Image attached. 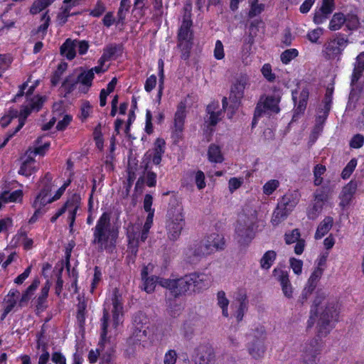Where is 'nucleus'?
<instances>
[{"mask_svg": "<svg viewBox=\"0 0 364 364\" xmlns=\"http://www.w3.org/2000/svg\"><path fill=\"white\" fill-rule=\"evenodd\" d=\"M317 318L318 337L326 336L333 328L339 314L338 300L323 291H318L311 309Z\"/></svg>", "mask_w": 364, "mask_h": 364, "instance_id": "nucleus-1", "label": "nucleus"}, {"mask_svg": "<svg viewBox=\"0 0 364 364\" xmlns=\"http://www.w3.org/2000/svg\"><path fill=\"white\" fill-rule=\"evenodd\" d=\"M92 245L98 252H111L115 247L118 237V230L111 223L110 213L105 212L92 228Z\"/></svg>", "mask_w": 364, "mask_h": 364, "instance_id": "nucleus-2", "label": "nucleus"}, {"mask_svg": "<svg viewBox=\"0 0 364 364\" xmlns=\"http://www.w3.org/2000/svg\"><path fill=\"white\" fill-rule=\"evenodd\" d=\"M166 222V232L168 240L176 241L185 225V218L183 215V208L182 205L176 202L175 204L170 205L168 210Z\"/></svg>", "mask_w": 364, "mask_h": 364, "instance_id": "nucleus-3", "label": "nucleus"}, {"mask_svg": "<svg viewBox=\"0 0 364 364\" xmlns=\"http://www.w3.org/2000/svg\"><path fill=\"white\" fill-rule=\"evenodd\" d=\"M258 218L256 210H252L249 216L240 219L235 228V239L241 245H247L254 238Z\"/></svg>", "mask_w": 364, "mask_h": 364, "instance_id": "nucleus-4", "label": "nucleus"}, {"mask_svg": "<svg viewBox=\"0 0 364 364\" xmlns=\"http://www.w3.org/2000/svg\"><path fill=\"white\" fill-rule=\"evenodd\" d=\"M192 21H183L178 33V46L181 50V58L187 60L190 55L192 48Z\"/></svg>", "mask_w": 364, "mask_h": 364, "instance_id": "nucleus-5", "label": "nucleus"}, {"mask_svg": "<svg viewBox=\"0 0 364 364\" xmlns=\"http://www.w3.org/2000/svg\"><path fill=\"white\" fill-rule=\"evenodd\" d=\"M192 279L190 274L177 279H160L159 284L171 291L174 296H179L185 294L192 287Z\"/></svg>", "mask_w": 364, "mask_h": 364, "instance_id": "nucleus-6", "label": "nucleus"}, {"mask_svg": "<svg viewBox=\"0 0 364 364\" xmlns=\"http://www.w3.org/2000/svg\"><path fill=\"white\" fill-rule=\"evenodd\" d=\"M348 43V40L341 36L328 40L323 46V55L324 58L327 60L338 58Z\"/></svg>", "mask_w": 364, "mask_h": 364, "instance_id": "nucleus-7", "label": "nucleus"}, {"mask_svg": "<svg viewBox=\"0 0 364 364\" xmlns=\"http://www.w3.org/2000/svg\"><path fill=\"white\" fill-rule=\"evenodd\" d=\"M41 185L42 186L41 192L33 203V206L36 208V213L48 203H52V198L49 196L53 187L52 176L49 173H47L41 180Z\"/></svg>", "mask_w": 364, "mask_h": 364, "instance_id": "nucleus-8", "label": "nucleus"}, {"mask_svg": "<svg viewBox=\"0 0 364 364\" xmlns=\"http://www.w3.org/2000/svg\"><path fill=\"white\" fill-rule=\"evenodd\" d=\"M208 255L207 247L203 240L194 242L184 252L185 259L190 264L197 263L201 258Z\"/></svg>", "mask_w": 364, "mask_h": 364, "instance_id": "nucleus-9", "label": "nucleus"}, {"mask_svg": "<svg viewBox=\"0 0 364 364\" xmlns=\"http://www.w3.org/2000/svg\"><path fill=\"white\" fill-rule=\"evenodd\" d=\"M250 86V78L247 75H240L235 79L230 87L229 99L235 102L244 97L245 90Z\"/></svg>", "mask_w": 364, "mask_h": 364, "instance_id": "nucleus-10", "label": "nucleus"}, {"mask_svg": "<svg viewBox=\"0 0 364 364\" xmlns=\"http://www.w3.org/2000/svg\"><path fill=\"white\" fill-rule=\"evenodd\" d=\"M279 101L280 97L279 95L261 97L255 108V116L259 117L262 115V112H265L278 113L280 110L279 107Z\"/></svg>", "mask_w": 364, "mask_h": 364, "instance_id": "nucleus-11", "label": "nucleus"}, {"mask_svg": "<svg viewBox=\"0 0 364 364\" xmlns=\"http://www.w3.org/2000/svg\"><path fill=\"white\" fill-rule=\"evenodd\" d=\"M323 348L322 341L318 338H314L306 341L301 346V357L306 359H316L321 354Z\"/></svg>", "mask_w": 364, "mask_h": 364, "instance_id": "nucleus-12", "label": "nucleus"}, {"mask_svg": "<svg viewBox=\"0 0 364 364\" xmlns=\"http://www.w3.org/2000/svg\"><path fill=\"white\" fill-rule=\"evenodd\" d=\"M164 146L165 141L161 139H157L154 143V148L146 152L141 164L145 165L146 162H149V164L151 162L155 165L160 164L162 156L165 151Z\"/></svg>", "mask_w": 364, "mask_h": 364, "instance_id": "nucleus-13", "label": "nucleus"}, {"mask_svg": "<svg viewBox=\"0 0 364 364\" xmlns=\"http://www.w3.org/2000/svg\"><path fill=\"white\" fill-rule=\"evenodd\" d=\"M112 326L116 328L119 323L122 322L123 316V303L122 295L119 294L117 289H114L113 291V296L112 298Z\"/></svg>", "mask_w": 364, "mask_h": 364, "instance_id": "nucleus-14", "label": "nucleus"}, {"mask_svg": "<svg viewBox=\"0 0 364 364\" xmlns=\"http://www.w3.org/2000/svg\"><path fill=\"white\" fill-rule=\"evenodd\" d=\"M79 208L80 198L79 196L74 195L69 198L60 208L63 210V214L65 213H68V221L69 223L70 232H73L76 213Z\"/></svg>", "mask_w": 364, "mask_h": 364, "instance_id": "nucleus-15", "label": "nucleus"}, {"mask_svg": "<svg viewBox=\"0 0 364 364\" xmlns=\"http://www.w3.org/2000/svg\"><path fill=\"white\" fill-rule=\"evenodd\" d=\"M32 111H33L32 107L30 105H26L21 107L19 114L16 110L11 112V118L18 117V124L12 133L8 134V136L4 141L2 146H4L8 141L23 127L27 117L30 115Z\"/></svg>", "mask_w": 364, "mask_h": 364, "instance_id": "nucleus-16", "label": "nucleus"}, {"mask_svg": "<svg viewBox=\"0 0 364 364\" xmlns=\"http://www.w3.org/2000/svg\"><path fill=\"white\" fill-rule=\"evenodd\" d=\"M334 9V0H322L321 6L316 11L314 21L316 24L323 23Z\"/></svg>", "mask_w": 364, "mask_h": 364, "instance_id": "nucleus-17", "label": "nucleus"}, {"mask_svg": "<svg viewBox=\"0 0 364 364\" xmlns=\"http://www.w3.org/2000/svg\"><path fill=\"white\" fill-rule=\"evenodd\" d=\"M215 360L214 350L211 347L203 346L197 349L195 357L196 364H213Z\"/></svg>", "mask_w": 364, "mask_h": 364, "instance_id": "nucleus-18", "label": "nucleus"}, {"mask_svg": "<svg viewBox=\"0 0 364 364\" xmlns=\"http://www.w3.org/2000/svg\"><path fill=\"white\" fill-rule=\"evenodd\" d=\"M357 182L350 181L343 188L339 196L341 200L340 205L341 207L344 208L350 204L357 190Z\"/></svg>", "mask_w": 364, "mask_h": 364, "instance_id": "nucleus-19", "label": "nucleus"}, {"mask_svg": "<svg viewBox=\"0 0 364 364\" xmlns=\"http://www.w3.org/2000/svg\"><path fill=\"white\" fill-rule=\"evenodd\" d=\"M140 230L141 226L139 224H131L127 228V235L129 246L132 250V252H136L140 244Z\"/></svg>", "mask_w": 364, "mask_h": 364, "instance_id": "nucleus-20", "label": "nucleus"}, {"mask_svg": "<svg viewBox=\"0 0 364 364\" xmlns=\"http://www.w3.org/2000/svg\"><path fill=\"white\" fill-rule=\"evenodd\" d=\"M203 241L207 247L209 255L215 251L223 249L225 245L223 237L217 233L210 235Z\"/></svg>", "mask_w": 364, "mask_h": 364, "instance_id": "nucleus-21", "label": "nucleus"}, {"mask_svg": "<svg viewBox=\"0 0 364 364\" xmlns=\"http://www.w3.org/2000/svg\"><path fill=\"white\" fill-rule=\"evenodd\" d=\"M247 350L251 357L255 360H259L264 357L266 351L263 339L253 340L249 343Z\"/></svg>", "mask_w": 364, "mask_h": 364, "instance_id": "nucleus-22", "label": "nucleus"}, {"mask_svg": "<svg viewBox=\"0 0 364 364\" xmlns=\"http://www.w3.org/2000/svg\"><path fill=\"white\" fill-rule=\"evenodd\" d=\"M309 90L307 89H303L299 96V99L293 93V100L295 105L294 117L296 115L303 114L306 109L307 100L309 99Z\"/></svg>", "mask_w": 364, "mask_h": 364, "instance_id": "nucleus-23", "label": "nucleus"}, {"mask_svg": "<svg viewBox=\"0 0 364 364\" xmlns=\"http://www.w3.org/2000/svg\"><path fill=\"white\" fill-rule=\"evenodd\" d=\"M299 198L300 194L299 193V192L296 191H294L286 193L282 197L279 204L284 207V209H287L289 211L291 212L293 209L296 207V205L298 204Z\"/></svg>", "mask_w": 364, "mask_h": 364, "instance_id": "nucleus-24", "label": "nucleus"}, {"mask_svg": "<svg viewBox=\"0 0 364 364\" xmlns=\"http://www.w3.org/2000/svg\"><path fill=\"white\" fill-rule=\"evenodd\" d=\"M190 277L192 279V287L194 291H199L210 286V278L207 274L192 273L190 274Z\"/></svg>", "mask_w": 364, "mask_h": 364, "instance_id": "nucleus-25", "label": "nucleus"}, {"mask_svg": "<svg viewBox=\"0 0 364 364\" xmlns=\"http://www.w3.org/2000/svg\"><path fill=\"white\" fill-rule=\"evenodd\" d=\"M207 112L210 114L208 122L211 126H215L223 117V109H219L218 103L213 102L208 105Z\"/></svg>", "mask_w": 364, "mask_h": 364, "instance_id": "nucleus-26", "label": "nucleus"}, {"mask_svg": "<svg viewBox=\"0 0 364 364\" xmlns=\"http://www.w3.org/2000/svg\"><path fill=\"white\" fill-rule=\"evenodd\" d=\"M364 71V52L360 53L355 63L353 72L351 76L350 85L353 86L362 76Z\"/></svg>", "mask_w": 364, "mask_h": 364, "instance_id": "nucleus-27", "label": "nucleus"}, {"mask_svg": "<svg viewBox=\"0 0 364 364\" xmlns=\"http://www.w3.org/2000/svg\"><path fill=\"white\" fill-rule=\"evenodd\" d=\"M77 83L82 85L80 90L86 93L89 88L92 86L93 77V73L92 71L83 70L75 78Z\"/></svg>", "mask_w": 364, "mask_h": 364, "instance_id": "nucleus-28", "label": "nucleus"}, {"mask_svg": "<svg viewBox=\"0 0 364 364\" xmlns=\"http://www.w3.org/2000/svg\"><path fill=\"white\" fill-rule=\"evenodd\" d=\"M185 117V107L181 105L178 107L174 117V132L178 136L182 132L183 129Z\"/></svg>", "mask_w": 364, "mask_h": 364, "instance_id": "nucleus-29", "label": "nucleus"}, {"mask_svg": "<svg viewBox=\"0 0 364 364\" xmlns=\"http://www.w3.org/2000/svg\"><path fill=\"white\" fill-rule=\"evenodd\" d=\"M333 224V219L331 216H326L319 223L317 230L315 233V238L316 240L322 238L326 235L331 229Z\"/></svg>", "mask_w": 364, "mask_h": 364, "instance_id": "nucleus-30", "label": "nucleus"}, {"mask_svg": "<svg viewBox=\"0 0 364 364\" xmlns=\"http://www.w3.org/2000/svg\"><path fill=\"white\" fill-rule=\"evenodd\" d=\"M75 41L68 38L60 47L61 55L65 56L68 60H73L76 55Z\"/></svg>", "mask_w": 364, "mask_h": 364, "instance_id": "nucleus-31", "label": "nucleus"}, {"mask_svg": "<svg viewBox=\"0 0 364 364\" xmlns=\"http://www.w3.org/2000/svg\"><path fill=\"white\" fill-rule=\"evenodd\" d=\"M41 140L42 137L38 138L36 141V146L34 148H29L26 152V156H29L30 157L34 159V156L37 154L44 155L50 146V143L46 142L43 145H40Z\"/></svg>", "mask_w": 364, "mask_h": 364, "instance_id": "nucleus-32", "label": "nucleus"}, {"mask_svg": "<svg viewBox=\"0 0 364 364\" xmlns=\"http://www.w3.org/2000/svg\"><path fill=\"white\" fill-rule=\"evenodd\" d=\"M25 157L26 159L18 170V173L25 176H29L36 171L34 166L35 160L29 156L25 155Z\"/></svg>", "mask_w": 364, "mask_h": 364, "instance_id": "nucleus-33", "label": "nucleus"}, {"mask_svg": "<svg viewBox=\"0 0 364 364\" xmlns=\"http://www.w3.org/2000/svg\"><path fill=\"white\" fill-rule=\"evenodd\" d=\"M290 213V211L284 209V207L278 203L277 207L274 210L271 218L272 224L274 226L278 225L287 218Z\"/></svg>", "mask_w": 364, "mask_h": 364, "instance_id": "nucleus-34", "label": "nucleus"}, {"mask_svg": "<svg viewBox=\"0 0 364 364\" xmlns=\"http://www.w3.org/2000/svg\"><path fill=\"white\" fill-rule=\"evenodd\" d=\"M23 197V192L21 190H16L13 192L4 191L0 195V200L4 203H11L21 201Z\"/></svg>", "mask_w": 364, "mask_h": 364, "instance_id": "nucleus-35", "label": "nucleus"}, {"mask_svg": "<svg viewBox=\"0 0 364 364\" xmlns=\"http://www.w3.org/2000/svg\"><path fill=\"white\" fill-rule=\"evenodd\" d=\"M331 99L326 95L323 100V107L318 111L319 114L316 118V122L324 124L331 109Z\"/></svg>", "mask_w": 364, "mask_h": 364, "instance_id": "nucleus-36", "label": "nucleus"}, {"mask_svg": "<svg viewBox=\"0 0 364 364\" xmlns=\"http://www.w3.org/2000/svg\"><path fill=\"white\" fill-rule=\"evenodd\" d=\"M208 159L211 162L221 163L223 157L221 154L220 148L215 144H210L208 151Z\"/></svg>", "mask_w": 364, "mask_h": 364, "instance_id": "nucleus-37", "label": "nucleus"}, {"mask_svg": "<svg viewBox=\"0 0 364 364\" xmlns=\"http://www.w3.org/2000/svg\"><path fill=\"white\" fill-rule=\"evenodd\" d=\"M346 16L342 13H336L333 14L330 23L329 29L331 31H337L340 29L345 23Z\"/></svg>", "mask_w": 364, "mask_h": 364, "instance_id": "nucleus-38", "label": "nucleus"}, {"mask_svg": "<svg viewBox=\"0 0 364 364\" xmlns=\"http://www.w3.org/2000/svg\"><path fill=\"white\" fill-rule=\"evenodd\" d=\"M323 204L320 202L313 200L307 210V216L311 220H315L322 212Z\"/></svg>", "mask_w": 364, "mask_h": 364, "instance_id": "nucleus-39", "label": "nucleus"}, {"mask_svg": "<svg viewBox=\"0 0 364 364\" xmlns=\"http://www.w3.org/2000/svg\"><path fill=\"white\" fill-rule=\"evenodd\" d=\"M277 254L273 250L266 252L260 259V266L262 269H269L276 259Z\"/></svg>", "mask_w": 364, "mask_h": 364, "instance_id": "nucleus-40", "label": "nucleus"}, {"mask_svg": "<svg viewBox=\"0 0 364 364\" xmlns=\"http://www.w3.org/2000/svg\"><path fill=\"white\" fill-rule=\"evenodd\" d=\"M329 188L328 187H321L317 189L314 193V200L325 204L329 198Z\"/></svg>", "mask_w": 364, "mask_h": 364, "instance_id": "nucleus-41", "label": "nucleus"}, {"mask_svg": "<svg viewBox=\"0 0 364 364\" xmlns=\"http://www.w3.org/2000/svg\"><path fill=\"white\" fill-rule=\"evenodd\" d=\"M53 1L54 0H36L30 9V13L33 15L36 14L50 5Z\"/></svg>", "mask_w": 364, "mask_h": 364, "instance_id": "nucleus-42", "label": "nucleus"}, {"mask_svg": "<svg viewBox=\"0 0 364 364\" xmlns=\"http://www.w3.org/2000/svg\"><path fill=\"white\" fill-rule=\"evenodd\" d=\"M144 168V173H146V184L149 187H154L156 183V174L151 171V167L149 166V162H146L145 165L141 164Z\"/></svg>", "mask_w": 364, "mask_h": 364, "instance_id": "nucleus-43", "label": "nucleus"}, {"mask_svg": "<svg viewBox=\"0 0 364 364\" xmlns=\"http://www.w3.org/2000/svg\"><path fill=\"white\" fill-rule=\"evenodd\" d=\"M218 304L222 309L223 315L225 317L228 316V306L229 301L225 296V293L223 291H218L217 294Z\"/></svg>", "mask_w": 364, "mask_h": 364, "instance_id": "nucleus-44", "label": "nucleus"}, {"mask_svg": "<svg viewBox=\"0 0 364 364\" xmlns=\"http://www.w3.org/2000/svg\"><path fill=\"white\" fill-rule=\"evenodd\" d=\"M130 8L129 0H121L120 6L117 12L118 22H123Z\"/></svg>", "mask_w": 364, "mask_h": 364, "instance_id": "nucleus-45", "label": "nucleus"}, {"mask_svg": "<svg viewBox=\"0 0 364 364\" xmlns=\"http://www.w3.org/2000/svg\"><path fill=\"white\" fill-rule=\"evenodd\" d=\"M28 100L29 101L28 105L32 107L33 111L38 112L46 101V97L37 95L29 98Z\"/></svg>", "mask_w": 364, "mask_h": 364, "instance_id": "nucleus-46", "label": "nucleus"}, {"mask_svg": "<svg viewBox=\"0 0 364 364\" xmlns=\"http://www.w3.org/2000/svg\"><path fill=\"white\" fill-rule=\"evenodd\" d=\"M264 9L263 4H259L258 0H252L251 2V7L248 13L250 18H253L261 14Z\"/></svg>", "mask_w": 364, "mask_h": 364, "instance_id": "nucleus-47", "label": "nucleus"}, {"mask_svg": "<svg viewBox=\"0 0 364 364\" xmlns=\"http://www.w3.org/2000/svg\"><path fill=\"white\" fill-rule=\"evenodd\" d=\"M300 231L299 229H294L289 232H287L284 235V240L286 244L291 245L294 242H297L299 240H301L300 238Z\"/></svg>", "mask_w": 364, "mask_h": 364, "instance_id": "nucleus-48", "label": "nucleus"}, {"mask_svg": "<svg viewBox=\"0 0 364 364\" xmlns=\"http://www.w3.org/2000/svg\"><path fill=\"white\" fill-rule=\"evenodd\" d=\"M357 166V160L355 159H352L346 166V167L343 169L341 172V178L343 179H348L352 173L354 171L355 167Z\"/></svg>", "mask_w": 364, "mask_h": 364, "instance_id": "nucleus-49", "label": "nucleus"}, {"mask_svg": "<svg viewBox=\"0 0 364 364\" xmlns=\"http://www.w3.org/2000/svg\"><path fill=\"white\" fill-rule=\"evenodd\" d=\"M76 84H77L76 79L73 76L70 75L63 82L62 88L66 94H69L74 90Z\"/></svg>", "mask_w": 364, "mask_h": 364, "instance_id": "nucleus-50", "label": "nucleus"}, {"mask_svg": "<svg viewBox=\"0 0 364 364\" xmlns=\"http://www.w3.org/2000/svg\"><path fill=\"white\" fill-rule=\"evenodd\" d=\"M298 55V51L296 49L291 48L284 50L281 54V60L283 63L287 64L289 63L291 60L295 58Z\"/></svg>", "mask_w": 364, "mask_h": 364, "instance_id": "nucleus-51", "label": "nucleus"}, {"mask_svg": "<svg viewBox=\"0 0 364 364\" xmlns=\"http://www.w3.org/2000/svg\"><path fill=\"white\" fill-rule=\"evenodd\" d=\"M274 274L277 279L279 282L281 286L290 283L287 272L275 269L274 270Z\"/></svg>", "mask_w": 364, "mask_h": 364, "instance_id": "nucleus-52", "label": "nucleus"}, {"mask_svg": "<svg viewBox=\"0 0 364 364\" xmlns=\"http://www.w3.org/2000/svg\"><path fill=\"white\" fill-rule=\"evenodd\" d=\"M274 274L277 279L279 282L281 286L290 283L287 272L275 269L274 270Z\"/></svg>", "mask_w": 364, "mask_h": 364, "instance_id": "nucleus-53", "label": "nucleus"}, {"mask_svg": "<svg viewBox=\"0 0 364 364\" xmlns=\"http://www.w3.org/2000/svg\"><path fill=\"white\" fill-rule=\"evenodd\" d=\"M109 318V311L105 308L103 311V317L102 318V333L101 338L102 341H104L106 339V336L107 333V326H108V320Z\"/></svg>", "mask_w": 364, "mask_h": 364, "instance_id": "nucleus-54", "label": "nucleus"}, {"mask_svg": "<svg viewBox=\"0 0 364 364\" xmlns=\"http://www.w3.org/2000/svg\"><path fill=\"white\" fill-rule=\"evenodd\" d=\"M144 281V290L147 293H151L154 291L156 284L158 282V278L151 277L143 279Z\"/></svg>", "mask_w": 364, "mask_h": 364, "instance_id": "nucleus-55", "label": "nucleus"}, {"mask_svg": "<svg viewBox=\"0 0 364 364\" xmlns=\"http://www.w3.org/2000/svg\"><path fill=\"white\" fill-rule=\"evenodd\" d=\"M279 182L277 180H270L263 186V192L266 195H271L279 186Z\"/></svg>", "mask_w": 364, "mask_h": 364, "instance_id": "nucleus-56", "label": "nucleus"}, {"mask_svg": "<svg viewBox=\"0 0 364 364\" xmlns=\"http://www.w3.org/2000/svg\"><path fill=\"white\" fill-rule=\"evenodd\" d=\"M346 24L349 30H355L358 27L359 20L357 16L348 14L346 16Z\"/></svg>", "mask_w": 364, "mask_h": 364, "instance_id": "nucleus-57", "label": "nucleus"}, {"mask_svg": "<svg viewBox=\"0 0 364 364\" xmlns=\"http://www.w3.org/2000/svg\"><path fill=\"white\" fill-rule=\"evenodd\" d=\"M16 304V299L14 298H9L5 301V306L4 309V312L1 315V320H4L6 316L10 313Z\"/></svg>", "mask_w": 364, "mask_h": 364, "instance_id": "nucleus-58", "label": "nucleus"}, {"mask_svg": "<svg viewBox=\"0 0 364 364\" xmlns=\"http://www.w3.org/2000/svg\"><path fill=\"white\" fill-rule=\"evenodd\" d=\"M364 144V136L362 134H357L354 135L350 141L349 145L353 149H359Z\"/></svg>", "mask_w": 364, "mask_h": 364, "instance_id": "nucleus-59", "label": "nucleus"}, {"mask_svg": "<svg viewBox=\"0 0 364 364\" xmlns=\"http://www.w3.org/2000/svg\"><path fill=\"white\" fill-rule=\"evenodd\" d=\"M86 303L85 300H79V303L77 304V318L80 323H83L85 321V309H86Z\"/></svg>", "mask_w": 364, "mask_h": 364, "instance_id": "nucleus-60", "label": "nucleus"}, {"mask_svg": "<svg viewBox=\"0 0 364 364\" xmlns=\"http://www.w3.org/2000/svg\"><path fill=\"white\" fill-rule=\"evenodd\" d=\"M70 9L71 6H66L63 9L62 11L58 14L57 18L60 24L63 25L67 22L68 18L70 15Z\"/></svg>", "mask_w": 364, "mask_h": 364, "instance_id": "nucleus-61", "label": "nucleus"}, {"mask_svg": "<svg viewBox=\"0 0 364 364\" xmlns=\"http://www.w3.org/2000/svg\"><path fill=\"white\" fill-rule=\"evenodd\" d=\"M119 50V46L115 44H110L107 46L103 51V54L109 59L111 60L115 55L117 52Z\"/></svg>", "mask_w": 364, "mask_h": 364, "instance_id": "nucleus-62", "label": "nucleus"}, {"mask_svg": "<svg viewBox=\"0 0 364 364\" xmlns=\"http://www.w3.org/2000/svg\"><path fill=\"white\" fill-rule=\"evenodd\" d=\"M289 263L291 269L296 274H300L302 272L303 262L300 259L296 258H291Z\"/></svg>", "mask_w": 364, "mask_h": 364, "instance_id": "nucleus-63", "label": "nucleus"}, {"mask_svg": "<svg viewBox=\"0 0 364 364\" xmlns=\"http://www.w3.org/2000/svg\"><path fill=\"white\" fill-rule=\"evenodd\" d=\"M177 360V353L174 350H169L164 356V364H175Z\"/></svg>", "mask_w": 364, "mask_h": 364, "instance_id": "nucleus-64", "label": "nucleus"}]
</instances>
